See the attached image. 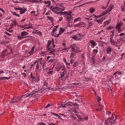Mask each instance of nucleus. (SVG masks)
<instances>
[{
	"label": "nucleus",
	"mask_w": 125,
	"mask_h": 125,
	"mask_svg": "<svg viewBox=\"0 0 125 125\" xmlns=\"http://www.w3.org/2000/svg\"><path fill=\"white\" fill-rule=\"evenodd\" d=\"M57 72H60L59 80L64 82L68 78V74L64 65L60 64L56 67Z\"/></svg>",
	"instance_id": "nucleus-1"
},
{
	"label": "nucleus",
	"mask_w": 125,
	"mask_h": 125,
	"mask_svg": "<svg viewBox=\"0 0 125 125\" xmlns=\"http://www.w3.org/2000/svg\"><path fill=\"white\" fill-rule=\"evenodd\" d=\"M70 47L71 48L70 58H73L74 56H76L77 54L79 53V52H80L81 51L80 50V48L75 44L70 45Z\"/></svg>",
	"instance_id": "nucleus-2"
},
{
	"label": "nucleus",
	"mask_w": 125,
	"mask_h": 125,
	"mask_svg": "<svg viewBox=\"0 0 125 125\" xmlns=\"http://www.w3.org/2000/svg\"><path fill=\"white\" fill-rule=\"evenodd\" d=\"M35 93V91H33V93H31L30 94H27L23 96L22 97H14L10 102V104H16V103H18L22 99V98H25V97H29V96H31V95H33Z\"/></svg>",
	"instance_id": "nucleus-3"
},
{
	"label": "nucleus",
	"mask_w": 125,
	"mask_h": 125,
	"mask_svg": "<svg viewBox=\"0 0 125 125\" xmlns=\"http://www.w3.org/2000/svg\"><path fill=\"white\" fill-rule=\"evenodd\" d=\"M50 9L53 11V12L56 13V14H59L60 12H62V11H64V10H65V7L63 6L62 4H57L54 8L51 7Z\"/></svg>",
	"instance_id": "nucleus-4"
},
{
	"label": "nucleus",
	"mask_w": 125,
	"mask_h": 125,
	"mask_svg": "<svg viewBox=\"0 0 125 125\" xmlns=\"http://www.w3.org/2000/svg\"><path fill=\"white\" fill-rule=\"evenodd\" d=\"M67 106H69V108L72 110L73 109H76V107H77V109L79 110V104L77 103H72L70 102H68L66 103H64V104L62 105V108H67Z\"/></svg>",
	"instance_id": "nucleus-5"
},
{
	"label": "nucleus",
	"mask_w": 125,
	"mask_h": 125,
	"mask_svg": "<svg viewBox=\"0 0 125 125\" xmlns=\"http://www.w3.org/2000/svg\"><path fill=\"white\" fill-rule=\"evenodd\" d=\"M51 43H52L51 41L48 40L46 45L47 54L49 55H53V56H54L55 55V54H54V52H55V49L51 47L49 48V46H50Z\"/></svg>",
	"instance_id": "nucleus-6"
},
{
	"label": "nucleus",
	"mask_w": 125,
	"mask_h": 125,
	"mask_svg": "<svg viewBox=\"0 0 125 125\" xmlns=\"http://www.w3.org/2000/svg\"><path fill=\"white\" fill-rule=\"evenodd\" d=\"M113 9H114V5H109L108 8L107 9V10L103 12L102 16H103V15H106V14H108V13L112 11Z\"/></svg>",
	"instance_id": "nucleus-7"
},
{
	"label": "nucleus",
	"mask_w": 125,
	"mask_h": 125,
	"mask_svg": "<svg viewBox=\"0 0 125 125\" xmlns=\"http://www.w3.org/2000/svg\"><path fill=\"white\" fill-rule=\"evenodd\" d=\"M28 35H29V33L26 31H22L21 32V36H18V38L19 40H22V39H25L26 38H28V37H27Z\"/></svg>",
	"instance_id": "nucleus-8"
},
{
	"label": "nucleus",
	"mask_w": 125,
	"mask_h": 125,
	"mask_svg": "<svg viewBox=\"0 0 125 125\" xmlns=\"http://www.w3.org/2000/svg\"><path fill=\"white\" fill-rule=\"evenodd\" d=\"M82 38L83 36H82V35L80 33L74 35L72 37V39H73V40H74L75 41H81L82 40Z\"/></svg>",
	"instance_id": "nucleus-9"
},
{
	"label": "nucleus",
	"mask_w": 125,
	"mask_h": 125,
	"mask_svg": "<svg viewBox=\"0 0 125 125\" xmlns=\"http://www.w3.org/2000/svg\"><path fill=\"white\" fill-rule=\"evenodd\" d=\"M62 14H63V15H65L66 19L68 21H70V20H71V15H72V12L70 11L68 13L67 12H62Z\"/></svg>",
	"instance_id": "nucleus-10"
},
{
	"label": "nucleus",
	"mask_w": 125,
	"mask_h": 125,
	"mask_svg": "<svg viewBox=\"0 0 125 125\" xmlns=\"http://www.w3.org/2000/svg\"><path fill=\"white\" fill-rule=\"evenodd\" d=\"M56 31H57V28L55 27H53L51 35L56 38H58V37H59V34H56Z\"/></svg>",
	"instance_id": "nucleus-11"
},
{
	"label": "nucleus",
	"mask_w": 125,
	"mask_h": 125,
	"mask_svg": "<svg viewBox=\"0 0 125 125\" xmlns=\"http://www.w3.org/2000/svg\"><path fill=\"white\" fill-rule=\"evenodd\" d=\"M124 23L123 22H119L116 25V30H118V33H121L122 30L121 29V27L122 26H123Z\"/></svg>",
	"instance_id": "nucleus-12"
},
{
	"label": "nucleus",
	"mask_w": 125,
	"mask_h": 125,
	"mask_svg": "<svg viewBox=\"0 0 125 125\" xmlns=\"http://www.w3.org/2000/svg\"><path fill=\"white\" fill-rule=\"evenodd\" d=\"M41 64H42V62H35L33 63L32 65H31V68H33V66H35V65H36V70H39V69H40V65H41Z\"/></svg>",
	"instance_id": "nucleus-13"
},
{
	"label": "nucleus",
	"mask_w": 125,
	"mask_h": 125,
	"mask_svg": "<svg viewBox=\"0 0 125 125\" xmlns=\"http://www.w3.org/2000/svg\"><path fill=\"white\" fill-rule=\"evenodd\" d=\"M109 42L112 44V45H115V46H118V43L116 42L114 39H113V37H110L109 39Z\"/></svg>",
	"instance_id": "nucleus-14"
},
{
	"label": "nucleus",
	"mask_w": 125,
	"mask_h": 125,
	"mask_svg": "<svg viewBox=\"0 0 125 125\" xmlns=\"http://www.w3.org/2000/svg\"><path fill=\"white\" fill-rule=\"evenodd\" d=\"M22 29L24 30H28V29H34V27L32 25L25 24L24 25L22 26Z\"/></svg>",
	"instance_id": "nucleus-15"
},
{
	"label": "nucleus",
	"mask_w": 125,
	"mask_h": 125,
	"mask_svg": "<svg viewBox=\"0 0 125 125\" xmlns=\"http://www.w3.org/2000/svg\"><path fill=\"white\" fill-rule=\"evenodd\" d=\"M32 82H36V83H39L40 82V76L39 75H36V76H32Z\"/></svg>",
	"instance_id": "nucleus-16"
},
{
	"label": "nucleus",
	"mask_w": 125,
	"mask_h": 125,
	"mask_svg": "<svg viewBox=\"0 0 125 125\" xmlns=\"http://www.w3.org/2000/svg\"><path fill=\"white\" fill-rule=\"evenodd\" d=\"M89 42L90 43V44H91V47L92 48H94V47L97 45V43L95 42L93 40H90Z\"/></svg>",
	"instance_id": "nucleus-17"
},
{
	"label": "nucleus",
	"mask_w": 125,
	"mask_h": 125,
	"mask_svg": "<svg viewBox=\"0 0 125 125\" xmlns=\"http://www.w3.org/2000/svg\"><path fill=\"white\" fill-rule=\"evenodd\" d=\"M94 21L95 22H97V23H98V24H102V22H103V18H98V19H96Z\"/></svg>",
	"instance_id": "nucleus-18"
},
{
	"label": "nucleus",
	"mask_w": 125,
	"mask_h": 125,
	"mask_svg": "<svg viewBox=\"0 0 125 125\" xmlns=\"http://www.w3.org/2000/svg\"><path fill=\"white\" fill-rule=\"evenodd\" d=\"M102 16V15L99 16H96L94 15H93L90 17V20H93V19H98V18H100Z\"/></svg>",
	"instance_id": "nucleus-19"
},
{
	"label": "nucleus",
	"mask_w": 125,
	"mask_h": 125,
	"mask_svg": "<svg viewBox=\"0 0 125 125\" xmlns=\"http://www.w3.org/2000/svg\"><path fill=\"white\" fill-rule=\"evenodd\" d=\"M107 54H111L112 53V47L108 46L106 49Z\"/></svg>",
	"instance_id": "nucleus-20"
},
{
	"label": "nucleus",
	"mask_w": 125,
	"mask_h": 125,
	"mask_svg": "<svg viewBox=\"0 0 125 125\" xmlns=\"http://www.w3.org/2000/svg\"><path fill=\"white\" fill-rule=\"evenodd\" d=\"M35 53V46H33L31 48V50L28 52V54H29V56H31V55L34 54Z\"/></svg>",
	"instance_id": "nucleus-21"
},
{
	"label": "nucleus",
	"mask_w": 125,
	"mask_h": 125,
	"mask_svg": "<svg viewBox=\"0 0 125 125\" xmlns=\"http://www.w3.org/2000/svg\"><path fill=\"white\" fill-rule=\"evenodd\" d=\"M95 57V56H93L92 58H89V60H90V63L92 64H95V59L94 58Z\"/></svg>",
	"instance_id": "nucleus-22"
},
{
	"label": "nucleus",
	"mask_w": 125,
	"mask_h": 125,
	"mask_svg": "<svg viewBox=\"0 0 125 125\" xmlns=\"http://www.w3.org/2000/svg\"><path fill=\"white\" fill-rule=\"evenodd\" d=\"M27 11V9L25 8H21L20 10V14H23V13H25Z\"/></svg>",
	"instance_id": "nucleus-23"
},
{
	"label": "nucleus",
	"mask_w": 125,
	"mask_h": 125,
	"mask_svg": "<svg viewBox=\"0 0 125 125\" xmlns=\"http://www.w3.org/2000/svg\"><path fill=\"white\" fill-rule=\"evenodd\" d=\"M84 55H85V54L83 53L81 55V60L82 62L84 64V62L85 61V57H84Z\"/></svg>",
	"instance_id": "nucleus-24"
},
{
	"label": "nucleus",
	"mask_w": 125,
	"mask_h": 125,
	"mask_svg": "<svg viewBox=\"0 0 125 125\" xmlns=\"http://www.w3.org/2000/svg\"><path fill=\"white\" fill-rule=\"evenodd\" d=\"M65 30H66L65 28H63L62 27L60 28L59 33L58 34V35H59V37L60 35H61L62 33H64V32L65 31Z\"/></svg>",
	"instance_id": "nucleus-25"
},
{
	"label": "nucleus",
	"mask_w": 125,
	"mask_h": 125,
	"mask_svg": "<svg viewBox=\"0 0 125 125\" xmlns=\"http://www.w3.org/2000/svg\"><path fill=\"white\" fill-rule=\"evenodd\" d=\"M97 53H98V50L94 49L92 50V54L93 55H94V56H95V55H96Z\"/></svg>",
	"instance_id": "nucleus-26"
},
{
	"label": "nucleus",
	"mask_w": 125,
	"mask_h": 125,
	"mask_svg": "<svg viewBox=\"0 0 125 125\" xmlns=\"http://www.w3.org/2000/svg\"><path fill=\"white\" fill-rule=\"evenodd\" d=\"M97 35H100L101 36L104 35V30H99L98 32Z\"/></svg>",
	"instance_id": "nucleus-27"
},
{
	"label": "nucleus",
	"mask_w": 125,
	"mask_h": 125,
	"mask_svg": "<svg viewBox=\"0 0 125 125\" xmlns=\"http://www.w3.org/2000/svg\"><path fill=\"white\" fill-rule=\"evenodd\" d=\"M76 116L77 117V118H78L79 119V122H83V118H82V117H81L80 115L78 114H76Z\"/></svg>",
	"instance_id": "nucleus-28"
},
{
	"label": "nucleus",
	"mask_w": 125,
	"mask_h": 125,
	"mask_svg": "<svg viewBox=\"0 0 125 125\" xmlns=\"http://www.w3.org/2000/svg\"><path fill=\"white\" fill-rule=\"evenodd\" d=\"M10 79V77L7 78V77H1L0 78V81H5V80H9Z\"/></svg>",
	"instance_id": "nucleus-29"
},
{
	"label": "nucleus",
	"mask_w": 125,
	"mask_h": 125,
	"mask_svg": "<svg viewBox=\"0 0 125 125\" xmlns=\"http://www.w3.org/2000/svg\"><path fill=\"white\" fill-rule=\"evenodd\" d=\"M44 3H45V4H47V5L46 6V7H48V6H50V4H51L50 1H45L44 2Z\"/></svg>",
	"instance_id": "nucleus-30"
},
{
	"label": "nucleus",
	"mask_w": 125,
	"mask_h": 125,
	"mask_svg": "<svg viewBox=\"0 0 125 125\" xmlns=\"http://www.w3.org/2000/svg\"><path fill=\"white\" fill-rule=\"evenodd\" d=\"M89 11L90 13H93L95 11V9L94 8H90L89 9Z\"/></svg>",
	"instance_id": "nucleus-31"
},
{
	"label": "nucleus",
	"mask_w": 125,
	"mask_h": 125,
	"mask_svg": "<svg viewBox=\"0 0 125 125\" xmlns=\"http://www.w3.org/2000/svg\"><path fill=\"white\" fill-rule=\"evenodd\" d=\"M97 99L98 102L99 103V106H101V104H100V103L99 102V101H101V97H99V96H97Z\"/></svg>",
	"instance_id": "nucleus-32"
},
{
	"label": "nucleus",
	"mask_w": 125,
	"mask_h": 125,
	"mask_svg": "<svg viewBox=\"0 0 125 125\" xmlns=\"http://www.w3.org/2000/svg\"><path fill=\"white\" fill-rule=\"evenodd\" d=\"M6 52H7V49L3 51V52L2 53V58H4V57H5Z\"/></svg>",
	"instance_id": "nucleus-33"
},
{
	"label": "nucleus",
	"mask_w": 125,
	"mask_h": 125,
	"mask_svg": "<svg viewBox=\"0 0 125 125\" xmlns=\"http://www.w3.org/2000/svg\"><path fill=\"white\" fill-rule=\"evenodd\" d=\"M48 20H49V21H51V22H52V23H53V18H52L51 17H49L48 16L47 17Z\"/></svg>",
	"instance_id": "nucleus-34"
},
{
	"label": "nucleus",
	"mask_w": 125,
	"mask_h": 125,
	"mask_svg": "<svg viewBox=\"0 0 125 125\" xmlns=\"http://www.w3.org/2000/svg\"><path fill=\"white\" fill-rule=\"evenodd\" d=\"M81 17H78V18L74 19V22L75 23H76V22H77V21H81Z\"/></svg>",
	"instance_id": "nucleus-35"
},
{
	"label": "nucleus",
	"mask_w": 125,
	"mask_h": 125,
	"mask_svg": "<svg viewBox=\"0 0 125 125\" xmlns=\"http://www.w3.org/2000/svg\"><path fill=\"white\" fill-rule=\"evenodd\" d=\"M113 75H115V76H119V75H122V72H120L119 71H117L116 72H115Z\"/></svg>",
	"instance_id": "nucleus-36"
},
{
	"label": "nucleus",
	"mask_w": 125,
	"mask_h": 125,
	"mask_svg": "<svg viewBox=\"0 0 125 125\" xmlns=\"http://www.w3.org/2000/svg\"><path fill=\"white\" fill-rule=\"evenodd\" d=\"M92 25V22L91 21H88V26L86 27V29H88L90 26Z\"/></svg>",
	"instance_id": "nucleus-37"
},
{
	"label": "nucleus",
	"mask_w": 125,
	"mask_h": 125,
	"mask_svg": "<svg viewBox=\"0 0 125 125\" xmlns=\"http://www.w3.org/2000/svg\"><path fill=\"white\" fill-rule=\"evenodd\" d=\"M30 2H32L33 3H39L40 1H38L37 0H32L30 1Z\"/></svg>",
	"instance_id": "nucleus-38"
},
{
	"label": "nucleus",
	"mask_w": 125,
	"mask_h": 125,
	"mask_svg": "<svg viewBox=\"0 0 125 125\" xmlns=\"http://www.w3.org/2000/svg\"><path fill=\"white\" fill-rule=\"evenodd\" d=\"M62 50H64V52H68L69 51V48L66 47L62 49Z\"/></svg>",
	"instance_id": "nucleus-39"
},
{
	"label": "nucleus",
	"mask_w": 125,
	"mask_h": 125,
	"mask_svg": "<svg viewBox=\"0 0 125 125\" xmlns=\"http://www.w3.org/2000/svg\"><path fill=\"white\" fill-rule=\"evenodd\" d=\"M54 73H55V72L54 71V70H50L49 72H48V74L49 75H51V74H54Z\"/></svg>",
	"instance_id": "nucleus-40"
},
{
	"label": "nucleus",
	"mask_w": 125,
	"mask_h": 125,
	"mask_svg": "<svg viewBox=\"0 0 125 125\" xmlns=\"http://www.w3.org/2000/svg\"><path fill=\"white\" fill-rule=\"evenodd\" d=\"M83 121H88V116H84V118H82Z\"/></svg>",
	"instance_id": "nucleus-41"
},
{
	"label": "nucleus",
	"mask_w": 125,
	"mask_h": 125,
	"mask_svg": "<svg viewBox=\"0 0 125 125\" xmlns=\"http://www.w3.org/2000/svg\"><path fill=\"white\" fill-rule=\"evenodd\" d=\"M110 23V21H106L105 22H104V26H108V25H109Z\"/></svg>",
	"instance_id": "nucleus-42"
},
{
	"label": "nucleus",
	"mask_w": 125,
	"mask_h": 125,
	"mask_svg": "<svg viewBox=\"0 0 125 125\" xmlns=\"http://www.w3.org/2000/svg\"><path fill=\"white\" fill-rule=\"evenodd\" d=\"M37 35H38V36H42V32L38 30L37 32Z\"/></svg>",
	"instance_id": "nucleus-43"
},
{
	"label": "nucleus",
	"mask_w": 125,
	"mask_h": 125,
	"mask_svg": "<svg viewBox=\"0 0 125 125\" xmlns=\"http://www.w3.org/2000/svg\"><path fill=\"white\" fill-rule=\"evenodd\" d=\"M63 62H64V63H65L66 66H68V65H69V63H68L66 61V59L63 58Z\"/></svg>",
	"instance_id": "nucleus-44"
},
{
	"label": "nucleus",
	"mask_w": 125,
	"mask_h": 125,
	"mask_svg": "<svg viewBox=\"0 0 125 125\" xmlns=\"http://www.w3.org/2000/svg\"><path fill=\"white\" fill-rule=\"evenodd\" d=\"M104 108V106H102V107H100V108L97 109V111H101L102 110H103Z\"/></svg>",
	"instance_id": "nucleus-45"
},
{
	"label": "nucleus",
	"mask_w": 125,
	"mask_h": 125,
	"mask_svg": "<svg viewBox=\"0 0 125 125\" xmlns=\"http://www.w3.org/2000/svg\"><path fill=\"white\" fill-rule=\"evenodd\" d=\"M5 34H6V35H7V36H9V37L11 36V34H10V33H9V32L8 31H6L5 32Z\"/></svg>",
	"instance_id": "nucleus-46"
},
{
	"label": "nucleus",
	"mask_w": 125,
	"mask_h": 125,
	"mask_svg": "<svg viewBox=\"0 0 125 125\" xmlns=\"http://www.w3.org/2000/svg\"><path fill=\"white\" fill-rule=\"evenodd\" d=\"M111 33L112 34H111L110 37L113 38V37H114V30H112V31H111Z\"/></svg>",
	"instance_id": "nucleus-47"
},
{
	"label": "nucleus",
	"mask_w": 125,
	"mask_h": 125,
	"mask_svg": "<svg viewBox=\"0 0 125 125\" xmlns=\"http://www.w3.org/2000/svg\"><path fill=\"white\" fill-rule=\"evenodd\" d=\"M78 62H75L73 64V66L74 67H77V66H78Z\"/></svg>",
	"instance_id": "nucleus-48"
},
{
	"label": "nucleus",
	"mask_w": 125,
	"mask_h": 125,
	"mask_svg": "<svg viewBox=\"0 0 125 125\" xmlns=\"http://www.w3.org/2000/svg\"><path fill=\"white\" fill-rule=\"evenodd\" d=\"M60 116H62L63 117V119H65L66 118V115L62 113L60 114Z\"/></svg>",
	"instance_id": "nucleus-49"
},
{
	"label": "nucleus",
	"mask_w": 125,
	"mask_h": 125,
	"mask_svg": "<svg viewBox=\"0 0 125 125\" xmlns=\"http://www.w3.org/2000/svg\"><path fill=\"white\" fill-rule=\"evenodd\" d=\"M0 11H2V12L3 13V14H4V13H5V11H4V10L3 9H2V8H0Z\"/></svg>",
	"instance_id": "nucleus-50"
},
{
	"label": "nucleus",
	"mask_w": 125,
	"mask_h": 125,
	"mask_svg": "<svg viewBox=\"0 0 125 125\" xmlns=\"http://www.w3.org/2000/svg\"><path fill=\"white\" fill-rule=\"evenodd\" d=\"M80 26H81V23H77L75 24V27H80Z\"/></svg>",
	"instance_id": "nucleus-51"
},
{
	"label": "nucleus",
	"mask_w": 125,
	"mask_h": 125,
	"mask_svg": "<svg viewBox=\"0 0 125 125\" xmlns=\"http://www.w3.org/2000/svg\"><path fill=\"white\" fill-rule=\"evenodd\" d=\"M52 115L53 116H55L56 117H58V116H59V115L56 114V113H52Z\"/></svg>",
	"instance_id": "nucleus-52"
},
{
	"label": "nucleus",
	"mask_w": 125,
	"mask_h": 125,
	"mask_svg": "<svg viewBox=\"0 0 125 125\" xmlns=\"http://www.w3.org/2000/svg\"><path fill=\"white\" fill-rule=\"evenodd\" d=\"M38 30H37L36 29H34L33 31V34H37V32Z\"/></svg>",
	"instance_id": "nucleus-53"
},
{
	"label": "nucleus",
	"mask_w": 125,
	"mask_h": 125,
	"mask_svg": "<svg viewBox=\"0 0 125 125\" xmlns=\"http://www.w3.org/2000/svg\"><path fill=\"white\" fill-rule=\"evenodd\" d=\"M31 14H36V11H32L30 12Z\"/></svg>",
	"instance_id": "nucleus-54"
},
{
	"label": "nucleus",
	"mask_w": 125,
	"mask_h": 125,
	"mask_svg": "<svg viewBox=\"0 0 125 125\" xmlns=\"http://www.w3.org/2000/svg\"><path fill=\"white\" fill-rule=\"evenodd\" d=\"M48 107H50V104H48L47 105L45 106V108L46 109V108H48Z\"/></svg>",
	"instance_id": "nucleus-55"
},
{
	"label": "nucleus",
	"mask_w": 125,
	"mask_h": 125,
	"mask_svg": "<svg viewBox=\"0 0 125 125\" xmlns=\"http://www.w3.org/2000/svg\"><path fill=\"white\" fill-rule=\"evenodd\" d=\"M21 9V8H16V7H15L14 8V9L15 10H20V9Z\"/></svg>",
	"instance_id": "nucleus-56"
},
{
	"label": "nucleus",
	"mask_w": 125,
	"mask_h": 125,
	"mask_svg": "<svg viewBox=\"0 0 125 125\" xmlns=\"http://www.w3.org/2000/svg\"><path fill=\"white\" fill-rule=\"evenodd\" d=\"M62 20H63V17H61L60 18V19H59V22H60L61 21H62Z\"/></svg>",
	"instance_id": "nucleus-57"
},
{
	"label": "nucleus",
	"mask_w": 125,
	"mask_h": 125,
	"mask_svg": "<svg viewBox=\"0 0 125 125\" xmlns=\"http://www.w3.org/2000/svg\"><path fill=\"white\" fill-rule=\"evenodd\" d=\"M57 118H58V119H59V120H61L62 121H63V119H62V118H61V117H60V116L58 115Z\"/></svg>",
	"instance_id": "nucleus-58"
},
{
	"label": "nucleus",
	"mask_w": 125,
	"mask_h": 125,
	"mask_svg": "<svg viewBox=\"0 0 125 125\" xmlns=\"http://www.w3.org/2000/svg\"><path fill=\"white\" fill-rule=\"evenodd\" d=\"M71 116L72 118H73V119H74V120H75V119H76L75 116H74V115H73V113H71Z\"/></svg>",
	"instance_id": "nucleus-59"
},
{
	"label": "nucleus",
	"mask_w": 125,
	"mask_h": 125,
	"mask_svg": "<svg viewBox=\"0 0 125 125\" xmlns=\"http://www.w3.org/2000/svg\"><path fill=\"white\" fill-rule=\"evenodd\" d=\"M38 125H45V124H44L43 123H40Z\"/></svg>",
	"instance_id": "nucleus-60"
},
{
	"label": "nucleus",
	"mask_w": 125,
	"mask_h": 125,
	"mask_svg": "<svg viewBox=\"0 0 125 125\" xmlns=\"http://www.w3.org/2000/svg\"><path fill=\"white\" fill-rule=\"evenodd\" d=\"M111 29H113V27H112L111 26H108L107 27V30H111Z\"/></svg>",
	"instance_id": "nucleus-61"
},
{
	"label": "nucleus",
	"mask_w": 125,
	"mask_h": 125,
	"mask_svg": "<svg viewBox=\"0 0 125 125\" xmlns=\"http://www.w3.org/2000/svg\"><path fill=\"white\" fill-rule=\"evenodd\" d=\"M75 61H74V60H73V59H71V60H70V63H71V64H73V63H74V62Z\"/></svg>",
	"instance_id": "nucleus-62"
},
{
	"label": "nucleus",
	"mask_w": 125,
	"mask_h": 125,
	"mask_svg": "<svg viewBox=\"0 0 125 125\" xmlns=\"http://www.w3.org/2000/svg\"><path fill=\"white\" fill-rule=\"evenodd\" d=\"M48 125H55V124L53 123H50Z\"/></svg>",
	"instance_id": "nucleus-63"
},
{
	"label": "nucleus",
	"mask_w": 125,
	"mask_h": 125,
	"mask_svg": "<svg viewBox=\"0 0 125 125\" xmlns=\"http://www.w3.org/2000/svg\"><path fill=\"white\" fill-rule=\"evenodd\" d=\"M106 115H110V114H111V112L106 111Z\"/></svg>",
	"instance_id": "nucleus-64"
}]
</instances>
